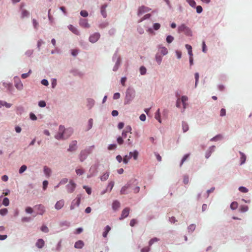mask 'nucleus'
<instances>
[{"instance_id": "obj_24", "label": "nucleus", "mask_w": 252, "mask_h": 252, "mask_svg": "<svg viewBox=\"0 0 252 252\" xmlns=\"http://www.w3.org/2000/svg\"><path fill=\"white\" fill-rule=\"evenodd\" d=\"M188 98L187 96H183L180 99L181 102H182L184 107V110L186 108L187 103L186 102L188 101Z\"/></svg>"}, {"instance_id": "obj_34", "label": "nucleus", "mask_w": 252, "mask_h": 252, "mask_svg": "<svg viewBox=\"0 0 252 252\" xmlns=\"http://www.w3.org/2000/svg\"><path fill=\"white\" fill-rule=\"evenodd\" d=\"M131 158V156L126 155L123 158V162L125 164H127L129 161V160Z\"/></svg>"}, {"instance_id": "obj_2", "label": "nucleus", "mask_w": 252, "mask_h": 252, "mask_svg": "<svg viewBox=\"0 0 252 252\" xmlns=\"http://www.w3.org/2000/svg\"><path fill=\"white\" fill-rule=\"evenodd\" d=\"M178 32L179 33L184 32L187 36H191V31L184 24L178 27Z\"/></svg>"}, {"instance_id": "obj_44", "label": "nucleus", "mask_w": 252, "mask_h": 252, "mask_svg": "<svg viewBox=\"0 0 252 252\" xmlns=\"http://www.w3.org/2000/svg\"><path fill=\"white\" fill-rule=\"evenodd\" d=\"M2 204L5 206H7L9 205V201L8 198L5 197L3 199Z\"/></svg>"}, {"instance_id": "obj_53", "label": "nucleus", "mask_w": 252, "mask_h": 252, "mask_svg": "<svg viewBox=\"0 0 252 252\" xmlns=\"http://www.w3.org/2000/svg\"><path fill=\"white\" fill-rule=\"evenodd\" d=\"M15 87H16V88H17L18 90H22L23 89V84L22 83L20 82H19L18 83H17L16 84H15Z\"/></svg>"}, {"instance_id": "obj_35", "label": "nucleus", "mask_w": 252, "mask_h": 252, "mask_svg": "<svg viewBox=\"0 0 252 252\" xmlns=\"http://www.w3.org/2000/svg\"><path fill=\"white\" fill-rule=\"evenodd\" d=\"M196 226L194 224L189 225L188 227V231L189 232H193L195 229Z\"/></svg>"}, {"instance_id": "obj_59", "label": "nucleus", "mask_w": 252, "mask_h": 252, "mask_svg": "<svg viewBox=\"0 0 252 252\" xmlns=\"http://www.w3.org/2000/svg\"><path fill=\"white\" fill-rule=\"evenodd\" d=\"M114 186V182H113V181H111V182H110L109 183V184H108V187H107V189H108L109 188H110V191H111V190L112 189H113V188Z\"/></svg>"}, {"instance_id": "obj_42", "label": "nucleus", "mask_w": 252, "mask_h": 252, "mask_svg": "<svg viewBox=\"0 0 252 252\" xmlns=\"http://www.w3.org/2000/svg\"><path fill=\"white\" fill-rule=\"evenodd\" d=\"M27 166L25 165H23L20 168L19 170V172L20 174H22L24 172H25L26 169H27Z\"/></svg>"}, {"instance_id": "obj_10", "label": "nucleus", "mask_w": 252, "mask_h": 252, "mask_svg": "<svg viewBox=\"0 0 252 252\" xmlns=\"http://www.w3.org/2000/svg\"><path fill=\"white\" fill-rule=\"evenodd\" d=\"M77 141H72L70 144L69 148L68 149L67 151L69 152L75 151L77 149Z\"/></svg>"}, {"instance_id": "obj_20", "label": "nucleus", "mask_w": 252, "mask_h": 252, "mask_svg": "<svg viewBox=\"0 0 252 252\" xmlns=\"http://www.w3.org/2000/svg\"><path fill=\"white\" fill-rule=\"evenodd\" d=\"M84 244L82 241L79 240L77 241L74 245V247L77 249H81L84 246Z\"/></svg>"}, {"instance_id": "obj_62", "label": "nucleus", "mask_w": 252, "mask_h": 252, "mask_svg": "<svg viewBox=\"0 0 252 252\" xmlns=\"http://www.w3.org/2000/svg\"><path fill=\"white\" fill-rule=\"evenodd\" d=\"M83 188H84V189H86V192H87V193H88V194H90L91 193V192H92V190H91V188H88V187H87V186H84L83 187Z\"/></svg>"}, {"instance_id": "obj_58", "label": "nucleus", "mask_w": 252, "mask_h": 252, "mask_svg": "<svg viewBox=\"0 0 252 252\" xmlns=\"http://www.w3.org/2000/svg\"><path fill=\"white\" fill-rule=\"evenodd\" d=\"M117 141L119 145H122L124 142V140H123L122 137L121 136H119V137H118V138L117 139Z\"/></svg>"}, {"instance_id": "obj_25", "label": "nucleus", "mask_w": 252, "mask_h": 252, "mask_svg": "<svg viewBox=\"0 0 252 252\" xmlns=\"http://www.w3.org/2000/svg\"><path fill=\"white\" fill-rule=\"evenodd\" d=\"M110 230H111V227L109 225H107L105 227L104 231L103 232V234H102L103 237L104 238L107 237V234Z\"/></svg>"}, {"instance_id": "obj_12", "label": "nucleus", "mask_w": 252, "mask_h": 252, "mask_svg": "<svg viewBox=\"0 0 252 252\" xmlns=\"http://www.w3.org/2000/svg\"><path fill=\"white\" fill-rule=\"evenodd\" d=\"M150 10V8H149L148 7H147L146 6H141L139 7V8L138 9V15H141L146 12L149 11Z\"/></svg>"}, {"instance_id": "obj_49", "label": "nucleus", "mask_w": 252, "mask_h": 252, "mask_svg": "<svg viewBox=\"0 0 252 252\" xmlns=\"http://www.w3.org/2000/svg\"><path fill=\"white\" fill-rule=\"evenodd\" d=\"M80 15L83 17H86L88 16V13L86 10H82L80 12Z\"/></svg>"}, {"instance_id": "obj_40", "label": "nucleus", "mask_w": 252, "mask_h": 252, "mask_svg": "<svg viewBox=\"0 0 252 252\" xmlns=\"http://www.w3.org/2000/svg\"><path fill=\"white\" fill-rule=\"evenodd\" d=\"M238 204L237 202H233L230 205V208L232 210H235L238 207Z\"/></svg>"}, {"instance_id": "obj_45", "label": "nucleus", "mask_w": 252, "mask_h": 252, "mask_svg": "<svg viewBox=\"0 0 252 252\" xmlns=\"http://www.w3.org/2000/svg\"><path fill=\"white\" fill-rule=\"evenodd\" d=\"M239 190L243 193H246V192H248V189L244 187H239Z\"/></svg>"}, {"instance_id": "obj_51", "label": "nucleus", "mask_w": 252, "mask_h": 252, "mask_svg": "<svg viewBox=\"0 0 252 252\" xmlns=\"http://www.w3.org/2000/svg\"><path fill=\"white\" fill-rule=\"evenodd\" d=\"M183 182L185 184H188L189 182V177L188 175L184 176Z\"/></svg>"}, {"instance_id": "obj_36", "label": "nucleus", "mask_w": 252, "mask_h": 252, "mask_svg": "<svg viewBox=\"0 0 252 252\" xmlns=\"http://www.w3.org/2000/svg\"><path fill=\"white\" fill-rule=\"evenodd\" d=\"M187 2L189 5L192 7H194L196 5V2L194 0H186Z\"/></svg>"}, {"instance_id": "obj_22", "label": "nucleus", "mask_w": 252, "mask_h": 252, "mask_svg": "<svg viewBox=\"0 0 252 252\" xmlns=\"http://www.w3.org/2000/svg\"><path fill=\"white\" fill-rule=\"evenodd\" d=\"M138 152L136 150L134 151L133 152H129V156H131L134 160H137L138 157Z\"/></svg>"}, {"instance_id": "obj_52", "label": "nucleus", "mask_w": 252, "mask_h": 252, "mask_svg": "<svg viewBox=\"0 0 252 252\" xmlns=\"http://www.w3.org/2000/svg\"><path fill=\"white\" fill-rule=\"evenodd\" d=\"M41 230L42 232L47 233L49 231V229L46 225H42L41 227Z\"/></svg>"}, {"instance_id": "obj_60", "label": "nucleus", "mask_w": 252, "mask_h": 252, "mask_svg": "<svg viewBox=\"0 0 252 252\" xmlns=\"http://www.w3.org/2000/svg\"><path fill=\"white\" fill-rule=\"evenodd\" d=\"M38 105L41 107H44L46 106V103L44 101L41 100L38 102Z\"/></svg>"}, {"instance_id": "obj_41", "label": "nucleus", "mask_w": 252, "mask_h": 252, "mask_svg": "<svg viewBox=\"0 0 252 252\" xmlns=\"http://www.w3.org/2000/svg\"><path fill=\"white\" fill-rule=\"evenodd\" d=\"M76 174L78 175H82L84 173V170L83 168H79L76 169Z\"/></svg>"}, {"instance_id": "obj_18", "label": "nucleus", "mask_w": 252, "mask_h": 252, "mask_svg": "<svg viewBox=\"0 0 252 252\" xmlns=\"http://www.w3.org/2000/svg\"><path fill=\"white\" fill-rule=\"evenodd\" d=\"M44 244V241L42 239H39L36 243V246L37 248L41 249L43 247Z\"/></svg>"}, {"instance_id": "obj_48", "label": "nucleus", "mask_w": 252, "mask_h": 252, "mask_svg": "<svg viewBox=\"0 0 252 252\" xmlns=\"http://www.w3.org/2000/svg\"><path fill=\"white\" fill-rule=\"evenodd\" d=\"M117 148V145L115 144H110L108 147V150H115Z\"/></svg>"}, {"instance_id": "obj_50", "label": "nucleus", "mask_w": 252, "mask_h": 252, "mask_svg": "<svg viewBox=\"0 0 252 252\" xmlns=\"http://www.w3.org/2000/svg\"><path fill=\"white\" fill-rule=\"evenodd\" d=\"M140 71L142 75H144L146 72V68L144 66H142L140 68Z\"/></svg>"}, {"instance_id": "obj_8", "label": "nucleus", "mask_w": 252, "mask_h": 252, "mask_svg": "<svg viewBox=\"0 0 252 252\" xmlns=\"http://www.w3.org/2000/svg\"><path fill=\"white\" fill-rule=\"evenodd\" d=\"M100 37V34L99 33L96 32L91 35L90 36L89 40L92 43L96 42Z\"/></svg>"}, {"instance_id": "obj_14", "label": "nucleus", "mask_w": 252, "mask_h": 252, "mask_svg": "<svg viewBox=\"0 0 252 252\" xmlns=\"http://www.w3.org/2000/svg\"><path fill=\"white\" fill-rule=\"evenodd\" d=\"M64 200L63 199L57 201V202L56 203V204L55 205V208L57 210H60L64 206Z\"/></svg>"}, {"instance_id": "obj_54", "label": "nucleus", "mask_w": 252, "mask_h": 252, "mask_svg": "<svg viewBox=\"0 0 252 252\" xmlns=\"http://www.w3.org/2000/svg\"><path fill=\"white\" fill-rule=\"evenodd\" d=\"M222 138V136L221 135H218L213 138H212L211 140V141H216L218 140L221 139Z\"/></svg>"}, {"instance_id": "obj_33", "label": "nucleus", "mask_w": 252, "mask_h": 252, "mask_svg": "<svg viewBox=\"0 0 252 252\" xmlns=\"http://www.w3.org/2000/svg\"><path fill=\"white\" fill-rule=\"evenodd\" d=\"M155 118L156 119L158 120V121L160 123H161V119L160 118V113H159V109L157 110V112L156 113Z\"/></svg>"}, {"instance_id": "obj_43", "label": "nucleus", "mask_w": 252, "mask_h": 252, "mask_svg": "<svg viewBox=\"0 0 252 252\" xmlns=\"http://www.w3.org/2000/svg\"><path fill=\"white\" fill-rule=\"evenodd\" d=\"M0 104L1 105L4 106L6 108H9L11 106V104L8 103H7L6 102H5V101H0Z\"/></svg>"}, {"instance_id": "obj_61", "label": "nucleus", "mask_w": 252, "mask_h": 252, "mask_svg": "<svg viewBox=\"0 0 252 252\" xmlns=\"http://www.w3.org/2000/svg\"><path fill=\"white\" fill-rule=\"evenodd\" d=\"M137 222L136 220L135 219H132L130 221V225L131 226H134L135 224H136Z\"/></svg>"}, {"instance_id": "obj_15", "label": "nucleus", "mask_w": 252, "mask_h": 252, "mask_svg": "<svg viewBox=\"0 0 252 252\" xmlns=\"http://www.w3.org/2000/svg\"><path fill=\"white\" fill-rule=\"evenodd\" d=\"M68 28L69 30L70 31H71L75 34H76V35L79 34V31L77 30V29L76 28L74 27L73 25H69L68 26Z\"/></svg>"}, {"instance_id": "obj_13", "label": "nucleus", "mask_w": 252, "mask_h": 252, "mask_svg": "<svg viewBox=\"0 0 252 252\" xmlns=\"http://www.w3.org/2000/svg\"><path fill=\"white\" fill-rule=\"evenodd\" d=\"M79 24L80 26L85 28H89L90 27V24L88 23L86 19H80Z\"/></svg>"}, {"instance_id": "obj_46", "label": "nucleus", "mask_w": 252, "mask_h": 252, "mask_svg": "<svg viewBox=\"0 0 252 252\" xmlns=\"http://www.w3.org/2000/svg\"><path fill=\"white\" fill-rule=\"evenodd\" d=\"M174 40V37L171 35H168L166 37V41L168 43H171Z\"/></svg>"}, {"instance_id": "obj_55", "label": "nucleus", "mask_w": 252, "mask_h": 252, "mask_svg": "<svg viewBox=\"0 0 252 252\" xmlns=\"http://www.w3.org/2000/svg\"><path fill=\"white\" fill-rule=\"evenodd\" d=\"M31 73V70H30L28 73L22 74L21 75V77L23 79H25V78H27L28 77H29V76L30 75V74Z\"/></svg>"}, {"instance_id": "obj_3", "label": "nucleus", "mask_w": 252, "mask_h": 252, "mask_svg": "<svg viewBox=\"0 0 252 252\" xmlns=\"http://www.w3.org/2000/svg\"><path fill=\"white\" fill-rule=\"evenodd\" d=\"M132 184L130 182L124 186L121 190V194H126L132 192Z\"/></svg>"}, {"instance_id": "obj_63", "label": "nucleus", "mask_w": 252, "mask_h": 252, "mask_svg": "<svg viewBox=\"0 0 252 252\" xmlns=\"http://www.w3.org/2000/svg\"><path fill=\"white\" fill-rule=\"evenodd\" d=\"M160 27V25L159 23H155L153 25V28L155 30H158Z\"/></svg>"}, {"instance_id": "obj_4", "label": "nucleus", "mask_w": 252, "mask_h": 252, "mask_svg": "<svg viewBox=\"0 0 252 252\" xmlns=\"http://www.w3.org/2000/svg\"><path fill=\"white\" fill-rule=\"evenodd\" d=\"M64 127L60 126L59 127V132L57 134L55 135V138L57 139H66L64 135Z\"/></svg>"}, {"instance_id": "obj_16", "label": "nucleus", "mask_w": 252, "mask_h": 252, "mask_svg": "<svg viewBox=\"0 0 252 252\" xmlns=\"http://www.w3.org/2000/svg\"><path fill=\"white\" fill-rule=\"evenodd\" d=\"M72 133L73 130L71 128H64V135H65V138H67L72 134Z\"/></svg>"}, {"instance_id": "obj_9", "label": "nucleus", "mask_w": 252, "mask_h": 252, "mask_svg": "<svg viewBox=\"0 0 252 252\" xmlns=\"http://www.w3.org/2000/svg\"><path fill=\"white\" fill-rule=\"evenodd\" d=\"M35 208L37 210V214L42 215L45 211L44 206L41 204L35 206Z\"/></svg>"}, {"instance_id": "obj_27", "label": "nucleus", "mask_w": 252, "mask_h": 252, "mask_svg": "<svg viewBox=\"0 0 252 252\" xmlns=\"http://www.w3.org/2000/svg\"><path fill=\"white\" fill-rule=\"evenodd\" d=\"M239 153L241 155V157H240L241 164H242L244 163H245V162L246 161V156H245V155L244 153H243L241 152H240Z\"/></svg>"}, {"instance_id": "obj_57", "label": "nucleus", "mask_w": 252, "mask_h": 252, "mask_svg": "<svg viewBox=\"0 0 252 252\" xmlns=\"http://www.w3.org/2000/svg\"><path fill=\"white\" fill-rule=\"evenodd\" d=\"M26 213L29 214H32L33 212V209L32 208L30 207H28L26 208L25 210Z\"/></svg>"}, {"instance_id": "obj_1", "label": "nucleus", "mask_w": 252, "mask_h": 252, "mask_svg": "<svg viewBox=\"0 0 252 252\" xmlns=\"http://www.w3.org/2000/svg\"><path fill=\"white\" fill-rule=\"evenodd\" d=\"M135 96V91L130 88L127 89L126 92V98L125 100V104H129Z\"/></svg>"}, {"instance_id": "obj_19", "label": "nucleus", "mask_w": 252, "mask_h": 252, "mask_svg": "<svg viewBox=\"0 0 252 252\" xmlns=\"http://www.w3.org/2000/svg\"><path fill=\"white\" fill-rule=\"evenodd\" d=\"M88 154L86 151H82L80 155V160L81 161H83L86 158Z\"/></svg>"}, {"instance_id": "obj_5", "label": "nucleus", "mask_w": 252, "mask_h": 252, "mask_svg": "<svg viewBox=\"0 0 252 252\" xmlns=\"http://www.w3.org/2000/svg\"><path fill=\"white\" fill-rule=\"evenodd\" d=\"M81 194H78L77 196L76 199L75 200H74L72 202V204L70 206L71 210L74 209L75 206H79V205H80V201H81Z\"/></svg>"}, {"instance_id": "obj_6", "label": "nucleus", "mask_w": 252, "mask_h": 252, "mask_svg": "<svg viewBox=\"0 0 252 252\" xmlns=\"http://www.w3.org/2000/svg\"><path fill=\"white\" fill-rule=\"evenodd\" d=\"M75 188L76 184L72 180H70L69 184L66 186L67 190L69 193L73 192Z\"/></svg>"}, {"instance_id": "obj_32", "label": "nucleus", "mask_w": 252, "mask_h": 252, "mask_svg": "<svg viewBox=\"0 0 252 252\" xmlns=\"http://www.w3.org/2000/svg\"><path fill=\"white\" fill-rule=\"evenodd\" d=\"M162 59V58L160 55H158V54H157L156 55V60L159 65L161 63Z\"/></svg>"}, {"instance_id": "obj_23", "label": "nucleus", "mask_w": 252, "mask_h": 252, "mask_svg": "<svg viewBox=\"0 0 252 252\" xmlns=\"http://www.w3.org/2000/svg\"><path fill=\"white\" fill-rule=\"evenodd\" d=\"M120 206V203L119 201L115 200L112 204V208L114 210L116 211L119 209Z\"/></svg>"}, {"instance_id": "obj_30", "label": "nucleus", "mask_w": 252, "mask_h": 252, "mask_svg": "<svg viewBox=\"0 0 252 252\" xmlns=\"http://www.w3.org/2000/svg\"><path fill=\"white\" fill-rule=\"evenodd\" d=\"M44 172L46 176L49 177L51 172V170L49 168L47 167V166H45L44 167Z\"/></svg>"}, {"instance_id": "obj_29", "label": "nucleus", "mask_w": 252, "mask_h": 252, "mask_svg": "<svg viewBox=\"0 0 252 252\" xmlns=\"http://www.w3.org/2000/svg\"><path fill=\"white\" fill-rule=\"evenodd\" d=\"M109 173L108 172H106V173H104L103 175H102L100 177V180L102 181H106V180L108 179V178L109 177Z\"/></svg>"}, {"instance_id": "obj_17", "label": "nucleus", "mask_w": 252, "mask_h": 252, "mask_svg": "<svg viewBox=\"0 0 252 252\" xmlns=\"http://www.w3.org/2000/svg\"><path fill=\"white\" fill-rule=\"evenodd\" d=\"M107 7V4H103L101 7V13L104 18H106L107 16V13L106 10Z\"/></svg>"}, {"instance_id": "obj_56", "label": "nucleus", "mask_w": 252, "mask_h": 252, "mask_svg": "<svg viewBox=\"0 0 252 252\" xmlns=\"http://www.w3.org/2000/svg\"><path fill=\"white\" fill-rule=\"evenodd\" d=\"M194 76H195V87H196L197 86V83L198 82V80H199V73H195Z\"/></svg>"}, {"instance_id": "obj_31", "label": "nucleus", "mask_w": 252, "mask_h": 252, "mask_svg": "<svg viewBox=\"0 0 252 252\" xmlns=\"http://www.w3.org/2000/svg\"><path fill=\"white\" fill-rule=\"evenodd\" d=\"M186 47L187 49L188 50V53L189 56H192L193 54L192 53V47L190 45L186 44Z\"/></svg>"}, {"instance_id": "obj_28", "label": "nucleus", "mask_w": 252, "mask_h": 252, "mask_svg": "<svg viewBox=\"0 0 252 252\" xmlns=\"http://www.w3.org/2000/svg\"><path fill=\"white\" fill-rule=\"evenodd\" d=\"M182 129L184 132H187L189 130V126L186 122H183Z\"/></svg>"}, {"instance_id": "obj_7", "label": "nucleus", "mask_w": 252, "mask_h": 252, "mask_svg": "<svg viewBox=\"0 0 252 252\" xmlns=\"http://www.w3.org/2000/svg\"><path fill=\"white\" fill-rule=\"evenodd\" d=\"M24 6V3H21L20 5V10L21 11V17L22 19H24L25 17H27L30 15V12L28 10L23 8Z\"/></svg>"}, {"instance_id": "obj_39", "label": "nucleus", "mask_w": 252, "mask_h": 252, "mask_svg": "<svg viewBox=\"0 0 252 252\" xmlns=\"http://www.w3.org/2000/svg\"><path fill=\"white\" fill-rule=\"evenodd\" d=\"M189 154H186L184 156V157L181 160V162L180 163V166H181L183 165L184 162L187 159V158L189 157Z\"/></svg>"}, {"instance_id": "obj_47", "label": "nucleus", "mask_w": 252, "mask_h": 252, "mask_svg": "<svg viewBox=\"0 0 252 252\" xmlns=\"http://www.w3.org/2000/svg\"><path fill=\"white\" fill-rule=\"evenodd\" d=\"M7 212H8V210L6 208H4V209H2L0 210V214L2 216L5 215L6 214H7Z\"/></svg>"}, {"instance_id": "obj_64", "label": "nucleus", "mask_w": 252, "mask_h": 252, "mask_svg": "<svg viewBox=\"0 0 252 252\" xmlns=\"http://www.w3.org/2000/svg\"><path fill=\"white\" fill-rule=\"evenodd\" d=\"M196 8L197 13H200L202 12L203 9L201 6H200V5L197 6Z\"/></svg>"}, {"instance_id": "obj_26", "label": "nucleus", "mask_w": 252, "mask_h": 252, "mask_svg": "<svg viewBox=\"0 0 252 252\" xmlns=\"http://www.w3.org/2000/svg\"><path fill=\"white\" fill-rule=\"evenodd\" d=\"M159 51L163 56L166 55L168 53V50L165 47H160L159 49Z\"/></svg>"}, {"instance_id": "obj_37", "label": "nucleus", "mask_w": 252, "mask_h": 252, "mask_svg": "<svg viewBox=\"0 0 252 252\" xmlns=\"http://www.w3.org/2000/svg\"><path fill=\"white\" fill-rule=\"evenodd\" d=\"M239 209L241 212H245L248 210L249 207L248 206L246 205L241 206Z\"/></svg>"}, {"instance_id": "obj_21", "label": "nucleus", "mask_w": 252, "mask_h": 252, "mask_svg": "<svg viewBox=\"0 0 252 252\" xmlns=\"http://www.w3.org/2000/svg\"><path fill=\"white\" fill-rule=\"evenodd\" d=\"M134 182H136V181L134 180L133 182L132 188V192L134 193H138L140 190V188L138 186H136L135 184H134Z\"/></svg>"}, {"instance_id": "obj_38", "label": "nucleus", "mask_w": 252, "mask_h": 252, "mask_svg": "<svg viewBox=\"0 0 252 252\" xmlns=\"http://www.w3.org/2000/svg\"><path fill=\"white\" fill-rule=\"evenodd\" d=\"M159 239L157 238H152V239L150 240V241H149V246H152L154 243L155 242H157L159 241Z\"/></svg>"}, {"instance_id": "obj_11", "label": "nucleus", "mask_w": 252, "mask_h": 252, "mask_svg": "<svg viewBox=\"0 0 252 252\" xmlns=\"http://www.w3.org/2000/svg\"><path fill=\"white\" fill-rule=\"evenodd\" d=\"M130 209L128 208H125L122 212L121 217L120 218V220H123L126 218L129 213Z\"/></svg>"}]
</instances>
